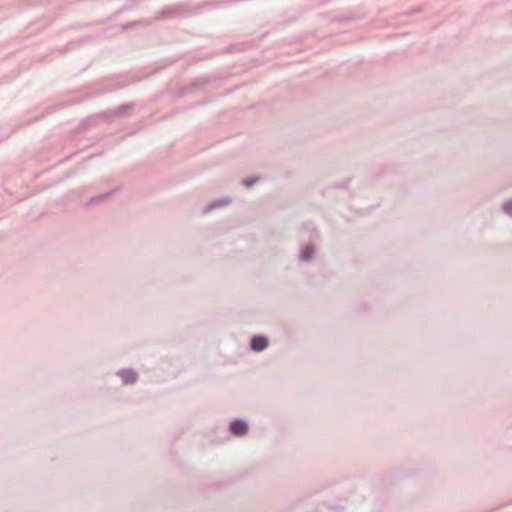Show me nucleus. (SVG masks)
Masks as SVG:
<instances>
[{
    "mask_svg": "<svg viewBox=\"0 0 512 512\" xmlns=\"http://www.w3.org/2000/svg\"><path fill=\"white\" fill-rule=\"evenodd\" d=\"M230 431L236 436H241L247 433L248 426L244 421L236 420L230 424Z\"/></svg>",
    "mask_w": 512,
    "mask_h": 512,
    "instance_id": "f257e3e1",
    "label": "nucleus"
},
{
    "mask_svg": "<svg viewBox=\"0 0 512 512\" xmlns=\"http://www.w3.org/2000/svg\"><path fill=\"white\" fill-rule=\"evenodd\" d=\"M268 345L267 339L262 336H256L251 341V348L254 351H262Z\"/></svg>",
    "mask_w": 512,
    "mask_h": 512,
    "instance_id": "f03ea898",
    "label": "nucleus"
},
{
    "mask_svg": "<svg viewBox=\"0 0 512 512\" xmlns=\"http://www.w3.org/2000/svg\"><path fill=\"white\" fill-rule=\"evenodd\" d=\"M121 377L125 383H133L136 381V374L132 371H124L121 373Z\"/></svg>",
    "mask_w": 512,
    "mask_h": 512,
    "instance_id": "7ed1b4c3",
    "label": "nucleus"
},
{
    "mask_svg": "<svg viewBox=\"0 0 512 512\" xmlns=\"http://www.w3.org/2000/svg\"><path fill=\"white\" fill-rule=\"evenodd\" d=\"M504 209L508 214L512 215V201L506 203Z\"/></svg>",
    "mask_w": 512,
    "mask_h": 512,
    "instance_id": "20e7f679",
    "label": "nucleus"
}]
</instances>
